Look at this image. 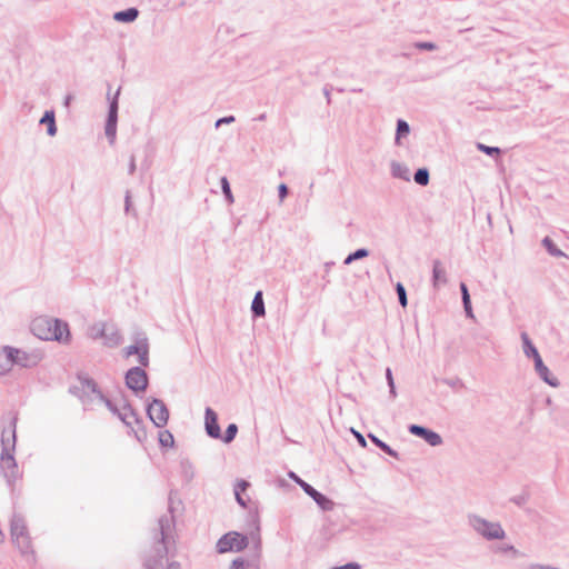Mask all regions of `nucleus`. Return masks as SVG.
<instances>
[{
	"label": "nucleus",
	"mask_w": 569,
	"mask_h": 569,
	"mask_svg": "<svg viewBox=\"0 0 569 569\" xmlns=\"http://www.w3.org/2000/svg\"><path fill=\"white\" fill-rule=\"evenodd\" d=\"M82 390L86 393H92L94 398L102 401L107 408L116 415L127 427L133 428L134 423H139L140 419L132 409V407L126 401L121 400L120 405H117L112 400L106 398L103 393L98 389V385L94 380L86 378L81 380Z\"/></svg>",
	"instance_id": "1"
},
{
	"label": "nucleus",
	"mask_w": 569,
	"mask_h": 569,
	"mask_svg": "<svg viewBox=\"0 0 569 569\" xmlns=\"http://www.w3.org/2000/svg\"><path fill=\"white\" fill-rule=\"evenodd\" d=\"M16 425L17 418L14 417L11 421L10 437H7V430H3L1 435L0 469L10 486L19 478V468L13 456L17 442Z\"/></svg>",
	"instance_id": "2"
},
{
	"label": "nucleus",
	"mask_w": 569,
	"mask_h": 569,
	"mask_svg": "<svg viewBox=\"0 0 569 569\" xmlns=\"http://www.w3.org/2000/svg\"><path fill=\"white\" fill-rule=\"evenodd\" d=\"M32 333L41 340H56L61 343L70 341L68 323L53 318L39 317L31 322Z\"/></svg>",
	"instance_id": "3"
},
{
	"label": "nucleus",
	"mask_w": 569,
	"mask_h": 569,
	"mask_svg": "<svg viewBox=\"0 0 569 569\" xmlns=\"http://www.w3.org/2000/svg\"><path fill=\"white\" fill-rule=\"evenodd\" d=\"M521 340L523 353L527 358H531L533 360L535 371L539 376V378L550 387H559V380L551 375L548 367L543 363L542 358L538 352V349L535 347V345L532 343V341L530 340L529 336L526 332L521 333Z\"/></svg>",
	"instance_id": "4"
},
{
	"label": "nucleus",
	"mask_w": 569,
	"mask_h": 569,
	"mask_svg": "<svg viewBox=\"0 0 569 569\" xmlns=\"http://www.w3.org/2000/svg\"><path fill=\"white\" fill-rule=\"evenodd\" d=\"M467 520L472 530L486 540H502L506 537L499 522L489 521L476 513H469Z\"/></svg>",
	"instance_id": "5"
},
{
	"label": "nucleus",
	"mask_w": 569,
	"mask_h": 569,
	"mask_svg": "<svg viewBox=\"0 0 569 569\" xmlns=\"http://www.w3.org/2000/svg\"><path fill=\"white\" fill-rule=\"evenodd\" d=\"M10 531L12 541L21 553L28 555L31 550V540L28 533L26 520L20 513H13L10 521Z\"/></svg>",
	"instance_id": "6"
},
{
	"label": "nucleus",
	"mask_w": 569,
	"mask_h": 569,
	"mask_svg": "<svg viewBox=\"0 0 569 569\" xmlns=\"http://www.w3.org/2000/svg\"><path fill=\"white\" fill-rule=\"evenodd\" d=\"M249 545V537L237 531H229L223 535L217 542V551L219 553L240 552Z\"/></svg>",
	"instance_id": "7"
},
{
	"label": "nucleus",
	"mask_w": 569,
	"mask_h": 569,
	"mask_svg": "<svg viewBox=\"0 0 569 569\" xmlns=\"http://www.w3.org/2000/svg\"><path fill=\"white\" fill-rule=\"evenodd\" d=\"M158 527L160 535V547L157 548V553L160 558H163L168 553V547L171 542L172 532L174 530V517L171 513V510L159 518Z\"/></svg>",
	"instance_id": "8"
},
{
	"label": "nucleus",
	"mask_w": 569,
	"mask_h": 569,
	"mask_svg": "<svg viewBox=\"0 0 569 569\" xmlns=\"http://www.w3.org/2000/svg\"><path fill=\"white\" fill-rule=\"evenodd\" d=\"M133 345H130L123 349V356L129 358L130 356L137 355L138 362L142 367L149 366V340L144 333H137L133 337Z\"/></svg>",
	"instance_id": "9"
},
{
	"label": "nucleus",
	"mask_w": 569,
	"mask_h": 569,
	"mask_svg": "<svg viewBox=\"0 0 569 569\" xmlns=\"http://www.w3.org/2000/svg\"><path fill=\"white\" fill-rule=\"evenodd\" d=\"M289 477L295 480L297 485L308 495L313 501L318 505V507L323 511H331L336 503L329 499L327 496L322 495L318 490H316L311 485L302 480L295 472L290 471Z\"/></svg>",
	"instance_id": "10"
},
{
	"label": "nucleus",
	"mask_w": 569,
	"mask_h": 569,
	"mask_svg": "<svg viewBox=\"0 0 569 569\" xmlns=\"http://www.w3.org/2000/svg\"><path fill=\"white\" fill-rule=\"evenodd\" d=\"M11 353L13 356V365L19 366L21 368H32L36 367L43 358L40 351H27L20 348H14L10 346Z\"/></svg>",
	"instance_id": "11"
},
{
	"label": "nucleus",
	"mask_w": 569,
	"mask_h": 569,
	"mask_svg": "<svg viewBox=\"0 0 569 569\" xmlns=\"http://www.w3.org/2000/svg\"><path fill=\"white\" fill-rule=\"evenodd\" d=\"M147 415L158 428H162L168 423L169 410L161 399L153 398L152 401L148 403Z\"/></svg>",
	"instance_id": "12"
},
{
	"label": "nucleus",
	"mask_w": 569,
	"mask_h": 569,
	"mask_svg": "<svg viewBox=\"0 0 569 569\" xmlns=\"http://www.w3.org/2000/svg\"><path fill=\"white\" fill-rule=\"evenodd\" d=\"M119 93H120V89H118L114 97L110 100L108 117H107L106 127H104V132H106V136H107L110 144L114 143L116 134H117Z\"/></svg>",
	"instance_id": "13"
},
{
	"label": "nucleus",
	"mask_w": 569,
	"mask_h": 569,
	"mask_svg": "<svg viewBox=\"0 0 569 569\" xmlns=\"http://www.w3.org/2000/svg\"><path fill=\"white\" fill-rule=\"evenodd\" d=\"M126 385L136 393L144 391L148 387L147 372L141 367H133L126 373Z\"/></svg>",
	"instance_id": "14"
},
{
	"label": "nucleus",
	"mask_w": 569,
	"mask_h": 569,
	"mask_svg": "<svg viewBox=\"0 0 569 569\" xmlns=\"http://www.w3.org/2000/svg\"><path fill=\"white\" fill-rule=\"evenodd\" d=\"M260 558L261 538L257 536V541L254 543V555L249 559H244L242 557L233 559L230 569H260Z\"/></svg>",
	"instance_id": "15"
},
{
	"label": "nucleus",
	"mask_w": 569,
	"mask_h": 569,
	"mask_svg": "<svg viewBox=\"0 0 569 569\" xmlns=\"http://www.w3.org/2000/svg\"><path fill=\"white\" fill-rule=\"evenodd\" d=\"M408 431L411 435L423 439L431 447L441 446L443 442L441 436L438 432H436L431 429H428L423 426L410 425L408 427Z\"/></svg>",
	"instance_id": "16"
},
{
	"label": "nucleus",
	"mask_w": 569,
	"mask_h": 569,
	"mask_svg": "<svg viewBox=\"0 0 569 569\" xmlns=\"http://www.w3.org/2000/svg\"><path fill=\"white\" fill-rule=\"evenodd\" d=\"M204 428L210 438L220 439L221 430L218 423V416L211 408H206L204 412Z\"/></svg>",
	"instance_id": "17"
},
{
	"label": "nucleus",
	"mask_w": 569,
	"mask_h": 569,
	"mask_svg": "<svg viewBox=\"0 0 569 569\" xmlns=\"http://www.w3.org/2000/svg\"><path fill=\"white\" fill-rule=\"evenodd\" d=\"M102 340L103 345L109 348L118 347L121 343V335L114 325L107 323Z\"/></svg>",
	"instance_id": "18"
},
{
	"label": "nucleus",
	"mask_w": 569,
	"mask_h": 569,
	"mask_svg": "<svg viewBox=\"0 0 569 569\" xmlns=\"http://www.w3.org/2000/svg\"><path fill=\"white\" fill-rule=\"evenodd\" d=\"M13 356L10 346H3L0 349V376L8 375L13 368Z\"/></svg>",
	"instance_id": "19"
},
{
	"label": "nucleus",
	"mask_w": 569,
	"mask_h": 569,
	"mask_svg": "<svg viewBox=\"0 0 569 569\" xmlns=\"http://www.w3.org/2000/svg\"><path fill=\"white\" fill-rule=\"evenodd\" d=\"M39 122L40 124L47 126V133L50 137H54L57 134V124L53 110H47Z\"/></svg>",
	"instance_id": "20"
},
{
	"label": "nucleus",
	"mask_w": 569,
	"mask_h": 569,
	"mask_svg": "<svg viewBox=\"0 0 569 569\" xmlns=\"http://www.w3.org/2000/svg\"><path fill=\"white\" fill-rule=\"evenodd\" d=\"M390 167H391V176L393 178L401 179L405 181L410 180V170L406 164L398 162V161H392Z\"/></svg>",
	"instance_id": "21"
},
{
	"label": "nucleus",
	"mask_w": 569,
	"mask_h": 569,
	"mask_svg": "<svg viewBox=\"0 0 569 569\" xmlns=\"http://www.w3.org/2000/svg\"><path fill=\"white\" fill-rule=\"evenodd\" d=\"M139 16L137 8H128L113 14V19L118 22H133Z\"/></svg>",
	"instance_id": "22"
},
{
	"label": "nucleus",
	"mask_w": 569,
	"mask_h": 569,
	"mask_svg": "<svg viewBox=\"0 0 569 569\" xmlns=\"http://www.w3.org/2000/svg\"><path fill=\"white\" fill-rule=\"evenodd\" d=\"M432 280H433V286L435 287H437L440 283H446L447 282L446 269L442 266L440 260H435L433 261Z\"/></svg>",
	"instance_id": "23"
},
{
	"label": "nucleus",
	"mask_w": 569,
	"mask_h": 569,
	"mask_svg": "<svg viewBox=\"0 0 569 569\" xmlns=\"http://www.w3.org/2000/svg\"><path fill=\"white\" fill-rule=\"evenodd\" d=\"M251 311L253 317H263L266 315L264 301L261 291L256 292L251 303Z\"/></svg>",
	"instance_id": "24"
},
{
	"label": "nucleus",
	"mask_w": 569,
	"mask_h": 569,
	"mask_svg": "<svg viewBox=\"0 0 569 569\" xmlns=\"http://www.w3.org/2000/svg\"><path fill=\"white\" fill-rule=\"evenodd\" d=\"M106 327H107V322H102V321L94 322L91 326H89V328L87 330V335L92 340L102 339V337L104 335Z\"/></svg>",
	"instance_id": "25"
},
{
	"label": "nucleus",
	"mask_w": 569,
	"mask_h": 569,
	"mask_svg": "<svg viewBox=\"0 0 569 569\" xmlns=\"http://www.w3.org/2000/svg\"><path fill=\"white\" fill-rule=\"evenodd\" d=\"M541 243L550 256L556 258L566 257V253L560 250L549 237H545Z\"/></svg>",
	"instance_id": "26"
},
{
	"label": "nucleus",
	"mask_w": 569,
	"mask_h": 569,
	"mask_svg": "<svg viewBox=\"0 0 569 569\" xmlns=\"http://www.w3.org/2000/svg\"><path fill=\"white\" fill-rule=\"evenodd\" d=\"M369 439L378 447L380 448L383 452H386L387 455L393 457V458H398V452L395 451L388 443H386L385 441L380 440L377 436H375L373 433H369L368 435Z\"/></svg>",
	"instance_id": "27"
},
{
	"label": "nucleus",
	"mask_w": 569,
	"mask_h": 569,
	"mask_svg": "<svg viewBox=\"0 0 569 569\" xmlns=\"http://www.w3.org/2000/svg\"><path fill=\"white\" fill-rule=\"evenodd\" d=\"M409 132H410L409 123L402 119H399L397 121V130H396V138H395L396 144L400 146L401 138L408 136Z\"/></svg>",
	"instance_id": "28"
},
{
	"label": "nucleus",
	"mask_w": 569,
	"mask_h": 569,
	"mask_svg": "<svg viewBox=\"0 0 569 569\" xmlns=\"http://www.w3.org/2000/svg\"><path fill=\"white\" fill-rule=\"evenodd\" d=\"M415 182L419 186H427L429 183L430 174L427 168H419L413 176Z\"/></svg>",
	"instance_id": "29"
},
{
	"label": "nucleus",
	"mask_w": 569,
	"mask_h": 569,
	"mask_svg": "<svg viewBox=\"0 0 569 569\" xmlns=\"http://www.w3.org/2000/svg\"><path fill=\"white\" fill-rule=\"evenodd\" d=\"M369 256V250L366 248L357 249L356 251L348 254L343 261L345 264H350L356 260L363 259Z\"/></svg>",
	"instance_id": "30"
},
{
	"label": "nucleus",
	"mask_w": 569,
	"mask_h": 569,
	"mask_svg": "<svg viewBox=\"0 0 569 569\" xmlns=\"http://www.w3.org/2000/svg\"><path fill=\"white\" fill-rule=\"evenodd\" d=\"M220 186H221L222 193H223L226 200L228 201V203H233L234 198H233V194H232V191L230 188V183H229V180L227 179V177H222L220 179Z\"/></svg>",
	"instance_id": "31"
},
{
	"label": "nucleus",
	"mask_w": 569,
	"mask_h": 569,
	"mask_svg": "<svg viewBox=\"0 0 569 569\" xmlns=\"http://www.w3.org/2000/svg\"><path fill=\"white\" fill-rule=\"evenodd\" d=\"M237 432H238V427L236 423H230L224 433L222 435L221 433V440L224 442V443H230L231 441H233V439L236 438L237 436Z\"/></svg>",
	"instance_id": "32"
},
{
	"label": "nucleus",
	"mask_w": 569,
	"mask_h": 569,
	"mask_svg": "<svg viewBox=\"0 0 569 569\" xmlns=\"http://www.w3.org/2000/svg\"><path fill=\"white\" fill-rule=\"evenodd\" d=\"M159 443L161 447H173L174 438L169 430L159 432Z\"/></svg>",
	"instance_id": "33"
},
{
	"label": "nucleus",
	"mask_w": 569,
	"mask_h": 569,
	"mask_svg": "<svg viewBox=\"0 0 569 569\" xmlns=\"http://www.w3.org/2000/svg\"><path fill=\"white\" fill-rule=\"evenodd\" d=\"M396 292H397V296H398L399 303L402 307H406L408 305V299H407L406 289H405L402 283H400V282L397 283Z\"/></svg>",
	"instance_id": "34"
},
{
	"label": "nucleus",
	"mask_w": 569,
	"mask_h": 569,
	"mask_svg": "<svg viewBox=\"0 0 569 569\" xmlns=\"http://www.w3.org/2000/svg\"><path fill=\"white\" fill-rule=\"evenodd\" d=\"M477 148H478V150H480L481 152H483L488 156L500 154V152H501V150L498 147H489V146H486L480 142L477 143Z\"/></svg>",
	"instance_id": "35"
},
{
	"label": "nucleus",
	"mask_w": 569,
	"mask_h": 569,
	"mask_svg": "<svg viewBox=\"0 0 569 569\" xmlns=\"http://www.w3.org/2000/svg\"><path fill=\"white\" fill-rule=\"evenodd\" d=\"M415 47L419 50L433 51L437 49L436 43L428 41L416 42Z\"/></svg>",
	"instance_id": "36"
},
{
	"label": "nucleus",
	"mask_w": 569,
	"mask_h": 569,
	"mask_svg": "<svg viewBox=\"0 0 569 569\" xmlns=\"http://www.w3.org/2000/svg\"><path fill=\"white\" fill-rule=\"evenodd\" d=\"M529 499V496L528 493H521V495H518V496H513L510 501L513 502L515 505L519 506V507H522L527 503Z\"/></svg>",
	"instance_id": "37"
},
{
	"label": "nucleus",
	"mask_w": 569,
	"mask_h": 569,
	"mask_svg": "<svg viewBox=\"0 0 569 569\" xmlns=\"http://www.w3.org/2000/svg\"><path fill=\"white\" fill-rule=\"evenodd\" d=\"M181 468L186 475V477L188 479H191L193 477V470H192V465L190 463L189 460H182L181 461Z\"/></svg>",
	"instance_id": "38"
},
{
	"label": "nucleus",
	"mask_w": 569,
	"mask_h": 569,
	"mask_svg": "<svg viewBox=\"0 0 569 569\" xmlns=\"http://www.w3.org/2000/svg\"><path fill=\"white\" fill-rule=\"evenodd\" d=\"M249 487V482L246 481V480H239L236 486H234V493L236 492H239V493H242L244 492Z\"/></svg>",
	"instance_id": "39"
},
{
	"label": "nucleus",
	"mask_w": 569,
	"mask_h": 569,
	"mask_svg": "<svg viewBox=\"0 0 569 569\" xmlns=\"http://www.w3.org/2000/svg\"><path fill=\"white\" fill-rule=\"evenodd\" d=\"M234 120H236V119H234V117H233V116L222 117V118H220V119H218V120L216 121V124H214V126H216V128H219V127H220V126H222V124H229V123H232V122H234Z\"/></svg>",
	"instance_id": "40"
},
{
	"label": "nucleus",
	"mask_w": 569,
	"mask_h": 569,
	"mask_svg": "<svg viewBox=\"0 0 569 569\" xmlns=\"http://www.w3.org/2000/svg\"><path fill=\"white\" fill-rule=\"evenodd\" d=\"M460 291H461V297H462V303H468V301H470V295H469L466 283H463V282L460 283Z\"/></svg>",
	"instance_id": "41"
},
{
	"label": "nucleus",
	"mask_w": 569,
	"mask_h": 569,
	"mask_svg": "<svg viewBox=\"0 0 569 569\" xmlns=\"http://www.w3.org/2000/svg\"><path fill=\"white\" fill-rule=\"evenodd\" d=\"M288 193H289V189H288L287 184H284V183L279 184L278 194H279V199L281 202L284 200V198L288 196Z\"/></svg>",
	"instance_id": "42"
},
{
	"label": "nucleus",
	"mask_w": 569,
	"mask_h": 569,
	"mask_svg": "<svg viewBox=\"0 0 569 569\" xmlns=\"http://www.w3.org/2000/svg\"><path fill=\"white\" fill-rule=\"evenodd\" d=\"M352 433L355 435L358 443L362 447V448H366L367 447V441L365 439V437L357 430L352 429Z\"/></svg>",
	"instance_id": "43"
},
{
	"label": "nucleus",
	"mask_w": 569,
	"mask_h": 569,
	"mask_svg": "<svg viewBox=\"0 0 569 569\" xmlns=\"http://www.w3.org/2000/svg\"><path fill=\"white\" fill-rule=\"evenodd\" d=\"M525 569H557L553 566L550 565H539V563H532L526 567Z\"/></svg>",
	"instance_id": "44"
},
{
	"label": "nucleus",
	"mask_w": 569,
	"mask_h": 569,
	"mask_svg": "<svg viewBox=\"0 0 569 569\" xmlns=\"http://www.w3.org/2000/svg\"><path fill=\"white\" fill-rule=\"evenodd\" d=\"M137 166H136V158L134 156L130 157L129 166H128V173L133 174L136 172Z\"/></svg>",
	"instance_id": "45"
},
{
	"label": "nucleus",
	"mask_w": 569,
	"mask_h": 569,
	"mask_svg": "<svg viewBox=\"0 0 569 569\" xmlns=\"http://www.w3.org/2000/svg\"><path fill=\"white\" fill-rule=\"evenodd\" d=\"M130 208H131V196H130V191H127L126 197H124V211L127 213H129Z\"/></svg>",
	"instance_id": "46"
},
{
	"label": "nucleus",
	"mask_w": 569,
	"mask_h": 569,
	"mask_svg": "<svg viewBox=\"0 0 569 569\" xmlns=\"http://www.w3.org/2000/svg\"><path fill=\"white\" fill-rule=\"evenodd\" d=\"M333 569H360V565L357 562H348L343 566L335 567Z\"/></svg>",
	"instance_id": "47"
},
{
	"label": "nucleus",
	"mask_w": 569,
	"mask_h": 569,
	"mask_svg": "<svg viewBox=\"0 0 569 569\" xmlns=\"http://www.w3.org/2000/svg\"><path fill=\"white\" fill-rule=\"evenodd\" d=\"M463 309H465L466 316L468 318H471V319L475 318L472 307H471V301H468V303H463Z\"/></svg>",
	"instance_id": "48"
},
{
	"label": "nucleus",
	"mask_w": 569,
	"mask_h": 569,
	"mask_svg": "<svg viewBox=\"0 0 569 569\" xmlns=\"http://www.w3.org/2000/svg\"><path fill=\"white\" fill-rule=\"evenodd\" d=\"M386 379H387L388 385H392V382H395L393 377H392V371L390 368L386 369Z\"/></svg>",
	"instance_id": "49"
},
{
	"label": "nucleus",
	"mask_w": 569,
	"mask_h": 569,
	"mask_svg": "<svg viewBox=\"0 0 569 569\" xmlns=\"http://www.w3.org/2000/svg\"><path fill=\"white\" fill-rule=\"evenodd\" d=\"M234 496H236V500H237V502H238L241 507H246V506H247V505H246V500H244V499H243V497H242V493L236 492V493H234Z\"/></svg>",
	"instance_id": "50"
},
{
	"label": "nucleus",
	"mask_w": 569,
	"mask_h": 569,
	"mask_svg": "<svg viewBox=\"0 0 569 569\" xmlns=\"http://www.w3.org/2000/svg\"><path fill=\"white\" fill-rule=\"evenodd\" d=\"M388 386H389L390 398L395 399L397 397V391H396L395 382H392V385H388Z\"/></svg>",
	"instance_id": "51"
},
{
	"label": "nucleus",
	"mask_w": 569,
	"mask_h": 569,
	"mask_svg": "<svg viewBox=\"0 0 569 569\" xmlns=\"http://www.w3.org/2000/svg\"><path fill=\"white\" fill-rule=\"evenodd\" d=\"M166 569H180V565L177 561L170 562Z\"/></svg>",
	"instance_id": "52"
},
{
	"label": "nucleus",
	"mask_w": 569,
	"mask_h": 569,
	"mask_svg": "<svg viewBox=\"0 0 569 569\" xmlns=\"http://www.w3.org/2000/svg\"><path fill=\"white\" fill-rule=\"evenodd\" d=\"M257 536H259V537H260V535H259V528L257 529V532H252V533L250 535V538H251V540H252L253 545H254V543H256V541H257Z\"/></svg>",
	"instance_id": "53"
},
{
	"label": "nucleus",
	"mask_w": 569,
	"mask_h": 569,
	"mask_svg": "<svg viewBox=\"0 0 569 569\" xmlns=\"http://www.w3.org/2000/svg\"><path fill=\"white\" fill-rule=\"evenodd\" d=\"M72 98H73V97H72L71 94H68V96L64 98V106H66V107H69V104H70V102H71Z\"/></svg>",
	"instance_id": "54"
},
{
	"label": "nucleus",
	"mask_w": 569,
	"mask_h": 569,
	"mask_svg": "<svg viewBox=\"0 0 569 569\" xmlns=\"http://www.w3.org/2000/svg\"><path fill=\"white\" fill-rule=\"evenodd\" d=\"M335 263L333 262H326L325 263V269H326V272H329L331 267L333 266Z\"/></svg>",
	"instance_id": "55"
},
{
	"label": "nucleus",
	"mask_w": 569,
	"mask_h": 569,
	"mask_svg": "<svg viewBox=\"0 0 569 569\" xmlns=\"http://www.w3.org/2000/svg\"><path fill=\"white\" fill-rule=\"evenodd\" d=\"M505 551H512L513 553H516V552H517V550L515 549V547H513V546H507V547L505 548Z\"/></svg>",
	"instance_id": "56"
},
{
	"label": "nucleus",
	"mask_w": 569,
	"mask_h": 569,
	"mask_svg": "<svg viewBox=\"0 0 569 569\" xmlns=\"http://www.w3.org/2000/svg\"><path fill=\"white\" fill-rule=\"evenodd\" d=\"M264 119H266V114L264 113L260 114L259 118H258V120H260V121H262Z\"/></svg>",
	"instance_id": "57"
},
{
	"label": "nucleus",
	"mask_w": 569,
	"mask_h": 569,
	"mask_svg": "<svg viewBox=\"0 0 569 569\" xmlns=\"http://www.w3.org/2000/svg\"><path fill=\"white\" fill-rule=\"evenodd\" d=\"M147 569H150L149 567Z\"/></svg>",
	"instance_id": "58"
}]
</instances>
